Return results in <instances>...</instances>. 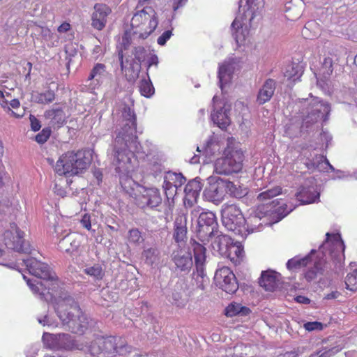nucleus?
I'll return each mask as SVG.
<instances>
[{"mask_svg": "<svg viewBox=\"0 0 357 357\" xmlns=\"http://www.w3.org/2000/svg\"><path fill=\"white\" fill-rule=\"evenodd\" d=\"M121 117L110 158L116 172L119 174L122 188L130 192L129 188L133 189L132 185H135L130 176L136 164L133 153L139 151L140 145L136 135V116L133 110L125 106Z\"/></svg>", "mask_w": 357, "mask_h": 357, "instance_id": "f257e3e1", "label": "nucleus"}, {"mask_svg": "<svg viewBox=\"0 0 357 357\" xmlns=\"http://www.w3.org/2000/svg\"><path fill=\"white\" fill-rule=\"evenodd\" d=\"M23 262L29 273L36 278V279H31L22 275L32 292L38 294L41 298L51 299L59 287L55 273L47 264L34 257L23 259Z\"/></svg>", "mask_w": 357, "mask_h": 357, "instance_id": "f03ea898", "label": "nucleus"}, {"mask_svg": "<svg viewBox=\"0 0 357 357\" xmlns=\"http://www.w3.org/2000/svg\"><path fill=\"white\" fill-rule=\"evenodd\" d=\"M55 309L63 324L67 326L73 333L81 335L88 328V318L71 297L59 299Z\"/></svg>", "mask_w": 357, "mask_h": 357, "instance_id": "7ed1b4c3", "label": "nucleus"}, {"mask_svg": "<svg viewBox=\"0 0 357 357\" xmlns=\"http://www.w3.org/2000/svg\"><path fill=\"white\" fill-rule=\"evenodd\" d=\"M239 8L243 15L237 16L231 24L232 35L236 43L243 45L248 37V24L259 13L264 6V0H240Z\"/></svg>", "mask_w": 357, "mask_h": 357, "instance_id": "20e7f679", "label": "nucleus"}, {"mask_svg": "<svg viewBox=\"0 0 357 357\" xmlns=\"http://www.w3.org/2000/svg\"><path fill=\"white\" fill-rule=\"evenodd\" d=\"M91 162V156L86 151H67L59 158L54 169L59 176L71 177L84 173Z\"/></svg>", "mask_w": 357, "mask_h": 357, "instance_id": "39448f33", "label": "nucleus"}, {"mask_svg": "<svg viewBox=\"0 0 357 357\" xmlns=\"http://www.w3.org/2000/svg\"><path fill=\"white\" fill-rule=\"evenodd\" d=\"M227 193L236 198H241L247 195L248 189L237 187L229 180L211 176L208 178V185L204 190L203 196L206 200L218 204Z\"/></svg>", "mask_w": 357, "mask_h": 357, "instance_id": "423d86ee", "label": "nucleus"}, {"mask_svg": "<svg viewBox=\"0 0 357 357\" xmlns=\"http://www.w3.org/2000/svg\"><path fill=\"white\" fill-rule=\"evenodd\" d=\"M158 24L156 12L152 7L146 6L132 16L129 34L134 40H144L155 30Z\"/></svg>", "mask_w": 357, "mask_h": 357, "instance_id": "0eeeda50", "label": "nucleus"}, {"mask_svg": "<svg viewBox=\"0 0 357 357\" xmlns=\"http://www.w3.org/2000/svg\"><path fill=\"white\" fill-rule=\"evenodd\" d=\"M88 351L93 356L100 354H118L119 356H126L130 353L131 348L127 345L124 338L109 336L96 337L88 347Z\"/></svg>", "mask_w": 357, "mask_h": 357, "instance_id": "6e6552de", "label": "nucleus"}, {"mask_svg": "<svg viewBox=\"0 0 357 357\" xmlns=\"http://www.w3.org/2000/svg\"><path fill=\"white\" fill-rule=\"evenodd\" d=\"M303 107L302 114H306L303 119V126L308 128L319 120H327V116L331 111L330 105L322 102L317 97L310 94V97L299 101Z\"/></svg>", "mask_w": 357, "mask_h": 357, "instance_id": "1a4fd4ad", "label": "nucleus"}, {"mask_svg": "<svg viewBox=\"0 0 357 357\" xmlns=\"http://www.w3.org/2000/svg\"><path fill=\"white\" fill-rule=\"evenodd\" d=\"M190 243L196 266V272H194L192 274V284L197 289L204 290L209 284V278L206 275L203 267L206 257V248L203 245L195 241H191Z\"/></svg>", "mask_w": 357, "mask_h": 357, "instance_id": "9d476101", "label": "nucleus"}, {"mask_svg": "<svg viewBox=\"0 0 357 357\" xmlns=\"http://www.w3.org/2000/svg\"><path fill=\"white\" fill-rule=\"evenodd\" d=\"M243 154L241 151H231L225 157L217 159L214 171L218 174L229 175L240 172L243 167Z\"/></svg>", "mask_w": 357, "mask_h": 357, "instance_id": "9b49d317", "label": "nucleus"}, {"mask_svg": "<svg viewBox=\"0 0 357 357\" xmlns=\"http://www.w3.org/2000/svg\"><path fill=\"white\" fill-rule=\"evenodd\" d=\"M132 54L135 56L134 59L127 58L124 61L123 52H119L121 70L125 72L129 80H135L138 77L141 69V63L145 60L148 54L146 50L141 46L135 47Z\"/></svg>", "mask_w": 357, "mask_h": 357, "instance_id": "f8f14e48", "label": "nucleus"}, {"mask_svg": "<svg viewBox=\"0 0 357 357\" xmlns=\"http://www.w3.org/2000/svg\"><path fill=\"white\" fill-rule=\"evenodd\" d=\"M3 237L8 248L18 252H31V248L29 243L24 240V232L19 229L15 223L10 224L9 228L5 230Z\"/></svg>", "mask_w": 357, "mask_h": 357, "instance_id": "ddd939ff", "label": "nucleus"}, {"mask_svg": "<svg viewBox=\"0 0 357 357\" xmlns=\"http://www.w3.org/2000/svg\"><path fill=\"white\" fill-rule=\"evenodd\" d=\"M132 187L133 189H130L135 191L136 204L139 207L155 208L161 204L162 197L158 189L155 188H146L138 185L135 183V185H132Z\"/></svg>", "mask_w": 357, "mask_h": 357, "instance_id": "4468645a", "label": "nucleus"}, {"mask_svg": "<svg viewBox=\"0 0 357 357\" xmlns=\"http://www.w3.org/2000/svg\"><path fill=\"white\" fill-rule=\"evenodd\" d=\"M43 341L45 347L54 351L71 350L73 349H83V347L77 346L72 336L69 334L43 333Z\"/></svg>", "mask_w": 357, "mask_h": 357, "instance_id": "2eb2a0df", "label": "nucleus"}, {"mask_svg": "<svg viewBox=\"0 0 357 357\" xmlns=\"http://www.w3.org/2000/svg\"><path fill=\"white\" fill-rule=\"evenodd\" d=\"M222 223L229 231H241V227H245V219L239 208L235 204H229L222 209Z\"/></svg>", "mask_w": 357, "mask_h": 357, "instance_id": "dca6fc26", "label": "nucleus"}, {"mask_svg": "<svg viewBox=\"0 0 357 357\" xmlns=\"http://www.w3.org/2000/svg\"><path fill=\"white\" fill-rule=\"evenodd\" d=\"M241 67V61L236 56L228 57L224 62L219 65L218 77L219 79L220 88L225 91L230 84L233 74Z\"/></svg>", "mask_w": 357, "mask_h": 357, "instance_id": "f3484780", "label": "nucleus"}, {"mask_svg": "<svg viewBox=\"0 0 357 357\" xmlns=\"http://www.w3.org/2000/svg\"><path fill=\"white\" fill-rule=\"evenodd\" d=\"M326 240L320 246L319 251L322 252L324 256H326L327 253L332 258H339L344 255L345 245L339 234L326 233Z\"/></svg>", "mask_w": 357, "mask_h": 357, "instance_id": "a211bd4d", "label": "nucleus"}, {"mask_svg": "<svg viewBox=\"0 0 357 357\" xmlns=\"http://www.w3.org/2000/svg\"><path fill=\"white\" fill-rule=\"evenodd\" d=\"M215 284L228 294H234L238 288L235 275L227 267L219 268L215 274Z\"/></svg>", "mask_w": 357, "mask_h": 357, "instance_id": "6ab92c4d", "label": "nucleus"}, {"mask_svg": "<svg viewBox=\"0 0 357 357\" xmlns=\"http://www.w3.org/2000/svg\"><path fill=\"white\" fill-rule=\"evenodd\" d=\"M197 234L202 238H207L215 235L218 223L215 215L211 211H203L199 215Z\"/></svg>", "mask_w": 357, "mask_h": 357, "instance_id": "aec40b11", "label": "nucleus"}, {"mask_svg": "<svg viewBox=\"0 0 357 357\" xmlns=\"http://www.w3.org/2000/svg\"><path fill=\"white\" fill-rule=\"evenodd\" d=\"M185 181V178L181 173L169 172L165 174L162 187L168 200L174 199L177 191Z\"/></svg>", "mask_w": 357, "mask_h": 357, "instance_id": "412c9836", "label": "nucleus"}, {"mask_svg": "<svg viewBox=\"0 0 357 357\" xmlns=\"http://www.w3.org/2000/svg\"><path fill=\"white\" fill-rule=\"evenodd\" d=\"M217 101V96H215L213 98L215 109L211 114V117L213 122L223 130L230 124L229 112L231 109V105L225 103L223 106H221Z\"/></svg>", "mask_w": 357, "mask_h": 357, "instance_id": "4be33fe9", "label": "nucleus"}, {"mask_svg": "<svg viewBox=\"0 0 357 357\" xmlns=\"http://www.w3.org/2000/svg\"><path fill=\"white\" fill-rule=\"evenodd\" d=\"M111 8L105 3H96L91 15V26L98 30H102L107 24V17L111 14Z\"/></svg>", "mask_w": 357, "mask_h": 357, "instance_id": "5701e85b", "label": "nucleus"}, {"mask_svg": "<svg viewBox=\"0 0 357 357\" xmlns=\"http://www.w3.org/2000/svg\"><path fill=\"white\" fill-rule=\"evenodd\" d=\"M172 257L176 268L180 271L189 272L192 267V255L187 250L180 248L174 250Z\"/></svg>", "mask_w": 357, "mask_h": 357, "instance_id": "b1692460", "label": "nucleus"}, {"mask_svg": "<svg viewBox=\"0 0 357 357\" xmlns=\"http://www.w3.org/2000/svg\"><path fill=\"white\" fill-rule=\"evenodd\" d=\"M203 184L201 183L199 178L192 179L188 183L184 189L185 205L192 206L195 203L197 202Z\"/></svg>", "mask_w": 357, "mask_h": 357, "instance_id": "393cba45", "label": "nucleus"}, {"mask_svg": "<svg viewBox=\"0 0 357 357\" xmlns=\"http://www.w3.org/2000/svg\"><path fill=\"white\" fill-rule=\"evenodd\" d=\"M80 244V240L77 235L68 233L60 239L58 246L61 251L73 255L77 251Z\"/></svg>", "mask_w": 357, "mask_h": 357, "instance_id": "a878e982", "label": "nucleus"}, {"mask_svg": "<svg viewBox=\"0 0 357 357\" xmlns=\"http://www.w3.org/2000/svg\"><path fill=\"white\" fill-rule=\"evenodd\" d=\"M281 275L273 271H266L261 273L259 280L260 286L266 291H273L280 284Z\"/></svg>", "mask_w": 357, "mask_h": 357, "instance_id": "bb28decb", "label": "nucleus"}, {"mask_svg": "<svg viewBox=\"0 0 357 357\" xmlns=\"http://www.w3.org/2000/svg\"><path fill=\"white\" fill-rule=\"evenodd\" d=\"M106 75V67L102 63H96L92 68L87 82H90L89 84V90L91 92L95 90L96 86L102 83V79Z\"/></svg>", "mask_w": 357, "mask_h": 357, "instance_id": "cd10ccee", "label": "nucleus"}, {"mask_svg": "<svg viewBox=\"0 0 357 357\" xmlns=\"http://www.w3.org/2000/svg\"><path fill=\"white\" fill-rule=\"evenodd\" d=\"M275 90V82L272 79H267L259 89L257 101L259 105H263L269 101Z\"/></svg>", "mask_w": 357, "mask_h": 357, "instance_id": "c85d7f7f", "label": "nucleus"}, {"mask_svg": "<svg viewBox=\"0 0 357 357\" xmlns=\"http://www.w3.org/2000/svg\"><path fill=\"white\" fill-rule=\"evenodd\" d=\"M319 192L313 186L303 188L296 195L297 199L303 204H309L317 202L319 199Z\"/></svg>", "mask_w": 357, "mask_h": 357, "instance_id": "c756f323", "label": "nucleus"}, {"mask_svg": "<svg viewBox=\"0 0 357 357\" xmlns=\"http://www.w3.org/2000/svg\"><path fill=\"white\" fill-rule=\"evenodd\" d=\"M243 256L244 251L242 245L232 241L223 257L229 259L234 265H237L243 260Z\"/></svg>", "mask_w": 357, "mask_h": 357, "instance_id": "7c9ffc66", "label": "nucleus"}, {"mask_svg": "<svg viewBox=\"0 0 357 357\" xmlns=\"http://www.w3.org/2000/svg\"><path fill=\"white\" fill-rule=\"evenodd\" d=\"M232 241L231 238L227 235L219 234L211 243L212 249L214 252L223 257L227 253Z\"/></svg>", "mask_w": 357, "mask_h": 357, "instance_id": "2f4dec72", "label": "nucleus"}, {"mask_svg": "<svg viewBox=\"0 0 357 357\" xmlns=\"http://www.w3.org/2000/svg\"><path fill=\"white\" fill-rule=\"evenodd\" d=\"M307 165L310 169H317L319 172H328V169L334 171V167L329 163L326 157L322 155H317L310 160Z\"/></svg>", "mask_w": 357, "mask_h": 357, "instance_id": "473e14b6", "label": "nucleus"}, {"mask_svg": "<svg viewBox=\"0 0 357 357\" xmlns=\"http://www.w3.org/2000/svg\"><path fill=\"white\" fill-rule=\"evenodd\" d=\"M36 31L42 38V39L47 43L49 47H56L59 45V36L51 31L50 29L44 26L36 27Z\"/></svg>", "mask_w": 357, "mask_h": 357, "instance_id": "72a5a7b5", "label": "nucleus"}, {"mask_svg": "<svg viewBox=\"0 0 357 357\" xmlns=\"http://www.w3.org/2000/svg\"><path fill=\"white\" fill-rule=\"evenodd\" d=\"M83 272L88 276L92 278L94 281H100L105 276V269L102 264L93 263L86 264Z\"/></svg>", "mask_w": 357, "mask_h": 357, "instance_id": "f704fd0d", "label": "nucleus"}, {"mask_svg": "<svg viewBox=\"0 0 357 357\" xmlns=\"http://www.w3.org/2000/svg\"><path fill=\"white\" fill-rule=\"evenodd\" d=\"M44 116L46 119L50 120V123L53 126H60L66 119L63 111L59 107L52 108L45 112Z\"/></svg>", "mask_w": 357, "mask_h": 357, "instance_id": "c9c22d12", "label": "nucleus"}, {"mask_svg": "<svg viewBox=\"0 0 357 357\" xmlns=\"http://www.w3.org/2000/svg\"><path fill=\"white\" fill-rule=\"evenodd\" d=\"M328 268L325 259H320L314 264V267L305 273V278L307 281H312L317 278L318 275H324Z\"/></svg>", "mask_w": 357, "mask_h": 357, "instance_id": "e433bc0d", "label": "nucleus"}, {"mask_svg": "<svg viewBox=\"0 0 357 357\" xmlns=\"http://www.w3.org/2000/svg\"><path fill=\"white\" fill-rule=\"evenodd\" d=\"M142 258L145 264L151 266H157L160 264V253L155 248H144Z\"/></svg>", "mask_w": 357, "mask_h": 357, "instance_id": "4c0bfd02", "label": "nucleus"}, {"mask_svg": "<svg viewBox=\"0 0 357 357\" xmlns=\"http://www.w3.org/2000/svg\"><path fill=\"white\" fill-rule=\"evenodd\" d=\"M314 252H315V250H312L310 255H308L303 258L294 257V258H292V259L288 260V261L287 263V268L289 270H293V269L299 268L302 266H306L309 263V261L311 260L312 255Z\"/></svg>", "mask_w": 357, "mask_h": 357, "instance_id": "58836bf2", "label": "nucleus"}, {"mask_svg": "<svg viewBox=\"0 0 357 357\" xmlns=\"http://www.w3.org/2000/svg\"><path fill=\"white\" fill-rule=\"evenodd\" d=\"M281 193L282 188L280 186H275L259 193L257 199L259 202H265Z\"/></svg>", "mask_w": 357, "mask_h": 357, "instance_id": "ea45409f", "label": "nucleus"}, {"mask_svg": "<svg viewBox=\"0 0 357 357\" xmlns=\"http://www.w3.org/2000/svg\"><path fill=\"white\" fill-rule=\"evenodd\" d=\"M284 75L288 79L295 82L301 76L302 71L297 64H290L287 66Z\"/></svg>", "mask_w": 357, "mask_h": 357, "instance_id": "a19ab883", "label": "nucleus"}, {"mask_svg": "<svg viewBox=\"0 0 357 357\" xmlns=\"http://www.w3.org/2000/svg\"><path fill=\"white\" fill-rule=\"evenodd\" d=\"M127 239L128 243L132 245H139L144 238L142 233L137 229H132L128 231Z\"/></svg>", "mask_w": 357, "mask_h": 357, "instance_id": "79ce46f5", "label": "nucleus"}, {"mask_svg": "<svg viewBox=\"0 0 357 357\" xmlns=\"http://www.w3.org/2000/svg\"><path fill=\"white\" fill-rule=\"evenodd\" d=\"M346 288L352 291H357V268L349 273L345 279Z\"/></svg>", "mask_w": 357, "mask_h": 357, "instance_id": "37998d69", "label": "nucleus"}, {"mask_svg": "<svg viewBox=\"0 0 357 357\" xmlns=\"http://www.w3.org/2000/svg\"><path fill=\"white\" fill-rule=\"evenodd\" d=\"M36 101L40 104H49L55 99V93L52 90H47L43 93H38L35 96Z\"/></svg>", "mask_w": 357, "mask_h": 357, "instance_id": "c03bdc74", "label": "nucleus"}, {"mask_svg": "<svg viewBox=\"0 0 357 357\" xmlns=\"http://www.w3.org/2000/svg\"><path fill=\"white\" fill-rule=\"evenodd\" d=\"M139 91L142 96L149 98L154 93V88L150 81L142 80L139 86Z\"/></svg>", "mask_w": 357, "mask_h": 357, "instance_id": "a18cd8bd", "label": "nucleus"}, {"mask_svg": "<svg viewBox=\"0 0 357 357\" xmlns=\"http://www.w3.org/2000/svg\"><path fill=\"white\" fill-rule=\"evenodd\" d=\"M80 224L86 230L93 233L95 232V229H92V225H95V223L93 222L91 215L85 213L82 215L80 220Z\"/></svg>", "mask_w": 357, "mask_h": 357, "instance_id": "49530a36", "label": "nucleus"}, {"mask_svg": "<svg viewBox=\"0 0 357 357\" xmlns=\"http://www.w3.org/2000/svg\"><path fill=\"white\" fill-rule=\"evenodd\" d=\"M321 70L324 77L329 76L333 73L332 59L327 57L324 59Z\"/></svg>", "mask_w": 357, "mask_h": 357, "instance_id": "de8ad7c7", "label": "nucleus"}, {"mask_svg": "<svg viewBox=\"0 0 357 357\" xmlns=\"http://www.w3.org/2000/svg\"><path fill=\"white\" fill-rule=\"evenodd\" d=\"M187 227H174V237L177 243H181L186 238Z\"/></svg>", "mask_w": 357, "mask_h": 357, "instance_id": "09e8293b", "label": "nucleus"}, {"mask_svg": "<svg viewBox=\"0 0 357 357\" xmlns=\"http://www.w3.org/2000/svg\"><path fill=\"white\" fill-rule=\"evenodd\" d=\"M51 130L49 128H44L36 136V141L39 144L45 143L50 137Z\"/></svg>", "mask_w": 357, "mask_h": 357, "instance_id": "8fccbe9b", "label": "nucleus"}, {"mask_svg": "<svg viewBox=\"0 0 357 357\" xmlns=\"http://www.w3.org/2000/svg\"><path fill=\"white\" fill-rule=\"evenodd\" d=\"M183 290H181L180 291L172 293V301L177 306H183L184 305L185 300L183 298Z\"/></svg>", "mask_w": 357, "mask_h": 357, "instance_id": "3c124183", "label": "nucleus"}, {"mask_svg": "<svg viewBox=\"0 0 357 357\" xmlns=\"http://www.w3.org/2000/svg\"><path fill=\"white\" fill-rule=\"evenodd\" d=\"M303 327L308 331H321L323 329V324L319 321L307 322L304 324Z\"/></svg>", "mask_w": 357, "mask_h": 357, "instance_id": "603ef678", "label": "nucleus"}, {"mask_svg": "<svg viewBox=\"0 0 357 357\" xmlns=\"http://www.w3.org/2000/svg\"><path fill=\"white\" fill-rule=\"evenodd\" d=\"M187 216L185 213H178L174 222V227H187Z\"/></svg>", "mask_w": 357, "mask_h": 357, "instance_id": "864d4df0", "label": "nucleus"}, {"mask_svg": "<svg viewBox=\"0 0 357 357\" xmlns=\"http://www.w3.org/2000/svg\"><path fill=\"white\" fill-rule=\"evenodd\" d=\"M241 307L238 304H231L226 308V315L227 317H233L241 312Z\"/></svg>", "mask_w": 357, "mask_h": 357, "instance_id": "5fc2aeb1", "label": "nucleus"}, {"mask_svg": "<svg viewBox=\"0 0 357 357\" xmlns=\"http://www.w3.org/2000/svg\"><path fill=\"white\" fill-rule=\"evenodd\" d=\"M172 36V30H167L164 31L161 36H160L157 39V43L158 45L163 46L166 44L168 40L171 38Z\"/></svg>", "mask_w": 357, "mask_h": 357, "instance_id": "6e6d98bb", "label": "nucleus"}, {"mask_svg": "<svg viewBox=\"0 0 357 357\" xmlns=\"http://www.w3.org/2000/svg\"><path fill=\"white\" fill-rule=\"evenodd\" d=\"M146 59L148 69L150 68L152 66H155V67L158 66L159 62L158 57L155 53L149 52L146 56Z\"/></svg>", "mask_w": 357, "mask_h": 357, "instance_id": "4d7b16f0", "label": "nucleus"}, {"mask_svg": "<svg viewBox=\"0 0 357 357\" xmlns=\"http://www.w3.org/2000/svg\"><path fill=\"white\" fill-rule=\"evenodd\" d=\"M294 208L291 206H288L287 204H283L282 206L276 208L275 211L276 213H278L280 215H282V218L285 217L287 215H288Z\"/></svg>", "mask_w": 357, "mask_h": 357, "instance_id": "13d9d810", "label": "nucleus"}, {"mask_svg": "<svg viewBox=\"0 0 357 357\" xmlns=\"http://www.w3.org/2000/svg\"><path fill=\"white\" fill-rule=\"evenodd\" d=\"M30 121L31 129L33 131H38L40 130L41 126L40 121L33 115H30Z\"/></svg>", "mask_w": 357, "mask_h": 357, "instance_id": "bf43d9fd", "label": "nucleus"}, {"mask_svg": "<svg viewBox=\"0 0 357 357\" xmlns=\"http://www.w3.org/2000/svg\"><path fill=\"white\" fill-rule=\"evenodd\" d=\"M299 349H294L291 351H287L283 354L280 357H298L301 354Z\"/></svg>", "mask_w": 357, "mask_h": 357, "instance_id": "052dcab7", "label": "nucleus"}, {"mask_svg": "<svg viewBox=\"0 0 357 357\" xmlns=\"http://www.w3.org/2000/svg\"><path fill=\"white\" fill-rule=\"evenodd\" d=\"M38 321L39 324H40L43 326H52L53 323L51 321L50 318L48 316H45L43 318H38Z\"/></svg>", "mask_w": 357, "mask_h": 357, "instance_id": "680f3d73", "label": "nucleus"}, {"mask_svg": "<svg viewBox=\"0 0 357 357\" xmlns=\"http://www.w3.org/2000/svg\"><path fill=\"white\" fill-rule=\"evenodd\" d=\"M70 28V25L69 23L63 22L61 24L57 29L59 33H65L68 31Z\"/></svg>", "mask_w": 357, "mask_h": 357, "instance_id": "e2e57ef3", "label": "nucleus"}, {"mask_svg": "<svg viewBox=\"0 0 357 357\" xmlns=\"http://www.w3.org/2000/svg\"><path fill=\"white\" fill-rule=\"evenodd\" d=\"M340 292L337 291H332L328 294H326L325 296H324V298L325 299H327V300H330V299H334V298H338V296H340Z\"/></svg>", "mask_w": 357, "mask_h": 357, "instance_id": "0e129e2a", "label": "nucleus"}, {"mask_svg": "<svg viewBox=\"0 0 357 357\" xmlns=\"http://www.w3.org/2000/svg\"><path fill=\"white\" fill-rule=\"evenodd\" d=\"M188 0H174V10H176L180 7H182Z\"/></svg>", "mask_w": 357, "mask_h": 357, "instance_id": "69168bd1", "label": "nucleus"}, {"mask_svg": "<svg viewBox=\"0 0 357 357\" xmlns=\"http://www.w3.org/2000/svg\"><path fill=\"white\" fill-rule=\"evenodd\" d=\"M295 299L299 303L308 304L310 302L308 298L303 296H298Z\"/></svg>", "mask_w": 357, "mask_h": 357, "instance_id": "338daca9", "label": "nucleus"}, {"mask_svg": "<svg viewBox=\"0 0 357 357\" xmlns=\"http://www.w3.org/2000/svg\"><path fill=\"white\" fill-rule=\"evenodd\" d=\"M10 105L13 109H17L20 107V103L17 99H13L10 101Z\"/></svg>", "mask_w": 357, "mask_h": 357, "instance_id": "774afa93", "label": "nucleus"}]
</instances>
